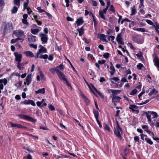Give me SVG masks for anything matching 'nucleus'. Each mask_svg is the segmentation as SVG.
<instances>
[{
  "label": "nucleus",
  "mask_w": 159,
  "mask_h": 159,
  "mask_svg": "<svg viewBox=\"0 0 159 159\" xmlns=\"http://www.w3.org/2000/svg\"><path fill=\"white\" fill-rule=\"evenodd\" d=\"M104 129L105 130H107L109 132L110 128L107 125H105Z\"/></svg>",
  "instance_id": "obj_43"
},
{
  "label": "nucleus",
  "mask_w": 159,
  "mask_h": 159,
  "mask_svg": "<svg viewBox=\"0 0 159 159\" xmlns=\"http://www.w3.org/2000/svg\"><path fill=\"white\" fill-rule=\"evenodd\" d=\"M146 22L148 23V24L153 25V22L151 21V20H146Z\"/></svg>",
  "instance_id": "obj_47"
},
{
  "label": "nucleus",
  "mask_w": 159,
  "mask_h": 159,
  "mask_svg": "<svg viewBox=\"0 0 159 159\" xmlns=\"http://www.w3.org/2000/svg\"><path fill=\"white\" fill-rule=\"evenodd\" d=\"M39 47H41L40 48L38 51L40 53L41 52H47L46 49L43 46H42L41 45H40Z\"/></svg>",
  "instance_id": "obj_21"
},
{
  "label": "nucleus",
  "mask_w": 159,
  "mask_h": 159,
  "mask_svg": "<svg viewBox=\"0 0 159 159\" xmlns=\"http://www.w3.org/2000/svg\"><path fill=\"white\" fill-rule=\"evenodd\" d=\"M138 107L137 106L134 105H130L129 107V108L131 109L132 111H135L136 113H139V111L138 110H135V109H137Z\"/></svg>",
  "instance_id": "obj_13"
},
{
  "label": "nucleus",
  "mask_w": 159,
  "mask_h": 159,
  "mask_svg": "<svg viewBox=\"0 0 159 159\" xmlns=\"http://www.w3.org/2000/svg\"><path fill=\"white\" fill-rule=\"evenodd\" d=\"M46 99H43L41 102H36L37 105L39 107H42L47 105V103L45 102Z\"/></svg>",
  "instance_id": "obj_8"
},
{
  "label": "nucleus",
  "mask_w": 159,
  "mask_h": 159,
  "mask_svg": "<svg viewBox=\"0 0 159 159\" xmlns=\"http://www.w3.org/2000/svg\"><path fill=\"white\" fill-rule=\"evenodd\" d=\"M93 21L94 23V25L95 26L97 25L96 21L95 19V16L94 15H93Z\"/></svg>",
  "instance_id": "obj_62"
},
{
  "label": "nucleus",
  "mask_w": 159,
  "mask_h": 159,
  "mask_svg": "<svg viewBox=\"0 0 159 159\" xmlns=\"http://www.w3.org/2000/svg\"><path fill=\"white\" fill-rule=\"evenodd\" d=\"M105 62L106 61L104 60H102L101 61L99 60L98 61V63L101 64H104Z\"/></svg>",
  "instance_id": "obj_61"
},
{
  "label": "nucleus",
  "mask_w": 159,
  "mask_h": 159,
  "mask_svg": "<svg viewBox=\"0 0 159 159\" xmlns=\"http://www.w3.org/2000/svg\"><path fill=\"white\" fill-rule=\"evenodd\" d=\"M64 69V66L63 65L61 64L59 66H57L56 68V72L57 73L58 71H61L59 70H63Z\"/></svg>",
  "instance_id": "obj_24"
},
{
  "label": "nucleus",
  "mask_w": 159,
  "mask_h": 159,
  "mask_svg": "<svg viewBox=\"0 0 159 159\" xmlns=\"http://www.w3.org/2000/svg\"><path fill=\"white\" fill-rule=\"evenodd\" d=\"M24 64L23 63H20V62H18L17 67L18 69L20 70H23L24 69Z\"/></svg>",
  "instance_id": "obj_18"
},
{
  "label": "nucleus",
  "mask_w": 159,
  "mask_h": 159,
  "mask_svg": "<svg viewBox=\"0 0 159 159\" xmlns=\"http://www.w3.org/2000/svg\"><path fill=\"white\" fill-rule=\"evenodd\" d=\"M125 73L126 74V75L128 74H130L131 73V72L130 69H128V70L126 71Z\"/></svg>",
  "instance_id": "obj_63"
},
{
  "label": "nucleus",
  "mask_w": 159,
  "mask_h": 159,
  "mask_svg": "<svg viewBox=\"0 0 159 159\" xmlns=\"http://www.w3.org/2000/svg\"><path fill=\"white\" fill-rule=\"evenodd\" d=\"M29 46L30 47L34 48L35 49L37 48V45H34L33 44H30Z\"/></svg>",
  "instance_id": "obj_51"
},
{
  "label": "nucleus",
  "mask_w": 159,
  "mask_h": 159,
  "mask_svg": "<svg viewBox=\"0 0 159 159\" xmlns=\"http://www.w3.org/2000/svg\"><path fill=\"white\" fill-rule=\"evenodd\" d=\"M121 33H119L117 35V36L116 37V40L119 39H122V38L121 37Z\"/></svg>",
  "instance_id": "obj_48"
},
{
  "label": "nucleus",
  "mask_w": 159,
  "mask_h": 159,
  "mask_svg": "<svg viewBox=\"0 0 159 159\" xmlns=\"http://www.w3.org/2000/svg\"><path fill=\"white\" fill-rule=\"evenodd\" d=\"M27 2H25L24 3V9L25 10L28 6V4L29 2L28 0H27Z\"/></svg>",
  "instance_id": "obj_40"
},
{
  "label": "nucleus",
  "mask_w": 159,
  "mask_h": 159,
  "mask_svg": "<svg viewBox=\"0 0 159 159\" xmlns=\"http://www.w3.org/2000/svg\"><path fill=\"white\" fill-rule=\"evenodd\" d=\"M10 124L11 127H17L18 128H22V127H23L22 125L20 124H14L11 122H10Z\"/></svg>",
  "instance_id": "obj_19"
},
{
  "label": "nucleus",
  "mask_w": 159,
  "mask_h": 159,
  "mask_svg": "<svg viewBox=\"0 0 159 159\" xmlns=\"http://www.w3.org/2000/svg\"><path fill=\"white\" fill-rule=\"evenodd\" d=\"M109 10L112 12H114L115 11V10L114 9V7L112 5H111Z\"/></svg>",
  "instance_id": "obj_53"
},
{
  "label": "nucleus",
  "mask_w": 159,
  "mask_h": 159,
  "mask_svg": "<svg viewBox=\"0 0 159 159\" xmlns=\"http://www.w3.org/2000/svg\"><path fill=\"white\" fill-rule=\"evenodd\" d=\"M98 37L103 42L106 43L108 42V41L106 39V36L105 34H100L98 35Z\"/></svg>",
  "instance_id": "obj_12"
},
{
  "label": "nucleus",
  "mask_w": 159,
  "mask_h": 159,
  "mask_svg": "<svg viewBox=\"0 0 159 159\" xmlns=\"http://www.w3.org/2000/svg\"><path fill=\"white\" fill-rule=\"evenodd\" d=\"M155 113L156 114V115L154 113H153V114H151L152 116L151 117L152 118H156L158 117V115H157V114L156 112Z\"/></svg>",
  "instance_id": "obj_54"
},
{
  "label": "nucleus",
  "mask_w": 159,
  "mask_h": 159,
  "mask_svg": "<svg viewBox=\"0 0 159 159\" xmlns=\"http://www.w3.org/2000/svg\"><path fill=\"white\" fill-rule=\"evenodd\" d=\"M137 91V90L136 89H134L130 93V95H134L136 94Z\"/></svg>",
  "instance_id": "obj_42"
},
{
  "label": "nucleus",
  "mask_w": 159,
  "mask_h": 159,
  "mask_svg": "<svg viewBox=\"0 0 159 159\" xmlns=\"http://www.w3.org/2000/svg\"><path fill=\"white\" fill-rule=\"evenodd\" d=\"M139 137L137 136H135L134 138V140L135 142H139Z\"/></svg>",
  "instance_id": "obj_58"
},
{
  "label": "nucleus",
  "mask_w": 159,
  "mask_h": 159,
  "mask_svg": "<svg viewBox=\"0 0 159 159\" xmlns=\"http://www.w3.org/2000/svg\"><path fill=\"white\" fill-rule=\"evenodd\" d=\"M15 34H16V36L17 37H21L23 35H24V32L22 30H17L15 32Z\"/></svg>",
  "instance_id": "obj_16"
},
{
  "label": "nucleus",
  "mask_w": 159,
  "mask_h": 159,
  "mask_svg": "<svg viewBox=\"0 0 159 159\" xmlns=\"http://www.w3.org/2000/svg\"><path fill=\"white\" fill-rule=\"evenodd\" d=\"M30 100H25L24 102V104H29L30 103Z\"/></svg>",
  "instance_id": "obj_56"
},
{
  "label": "nucleus",
  "mask_w": 159,
  "mask_h": 159,
  "mask_svg": "<svg viewBox=\"0 0 159 159\" xmlns=\"http://www.w3.org/2000/svg\"><path fill=\"white\" fill-rule=\"evenodd\" d=\"M49 109L51 111H53L55 110V108L52 105H50L48 106Z\"/></svg>",
  "instance_id": "obj_50"
},
{
  "label": "nucleus",
  "mask_w": 159,
  "mask_h": 159,
  "mask_svg": "<svg viewBox=\"0 0 159 159\" xmlns=\"http://www.w3.org/2000/svg\"><path fill=\"white\" fill-rule=\"evenodd\" d=\"M96 121H97V122L98 123V124L99 126V127L100 128H101L102 127V125L101 124V123H100V122L99 121V120H98V119H96Z\"/></svg>",
  "instance_id": "obj_60"
},
{
  "label": "nucleus",
  "mask_w": 159,
  "mask_h": 159,
  "mask_svg": "<svg viewBox=\"0 0 159 159\" xmlns=\"http://www.w3.org/2000/svg\"><path fill=\"white\" fill-rule=\"evenodd\" d=\"M24 53H25L26 56L27 57H33L34 56V54L32 52L30 51H26Z\"/></svg>",
  "instance_id": "obj_20"
},
{
  "label": "nucleus",
  "mask_w": 159,
  "mask_h": 159,
  "mask_svg": "<svg viewBox=\"0 0 159 159\" xmlns=\"http://www.w3.org/2000/svg\"><path fill=\"white\" fill-rule=\"evenodd\" d=\"M110 5V1H108L107 2V5L105 8L102 11H100L99 12V14L101 17L103 19L105 20L106 19L104 15V14H106L107 12V11L108 9V8Z\"/></svg>",
  "instance_id": "obj_2"
},
{
  "label": "nucleus",
  "mask_w": 159,
  "mask_h": 159,
  "mask_svg": "<svg viewBox=\"0 0 159 159\" xmlns=\"http://www.w3.org/2000/svg\"><path fill=\"white\" fill-rule=\"evenodd\" d=\"M153 61L155 65L159 68L158 70H159V59L157 57H155L153 59Z\"/></svg>",
  "instance_id": "obj_17"
},
{
  "label": "nucleus",
  "mask_w": 159,
  "mask_h": 159,
  "mask_svg": "<svg viewBox=\"0 0 159 159\" xmlns=\"http://www.w3.org/2000/svg\"><path fill=\"white\" fill-rule=\"evenodd\" d=\"M117 126L116 129H115L114 130V133L115 134L116 136L120 139H121V137L120 133H122V129L120 127L118 122L117 123Z\"/></svg>",
  "instance_id": "obj_1"
},
{
  "label": "nucleus",
  "mask_w": 159,
  "mask_h": 159,
  "mask_svg": "<svg viewBox=\"0 0 159 159\" xmlns=\"http://www.w3.org/2000/svg\"><path fill=\"white\" fill-rule=\"evenodd\" d=\"M20 0H14V4L19 7L20 4Z\"/></svg>",
  "instance_id": "obj_33"
},
{
  "label": "nucleus",
  "mask_w": 159,
  "mask_h": 159,
  "mask_svg": "<svg viewBox=\"0 0 159 159\" xmlns=\"http://www.w3.org/2000/svg\"><path fill=\"white\" fill-rule=\"evenodd\" d=\"M22 83V81H19L18 83H16L15 85L17 88H19L21 86Z\"/></svg>",
  "instance_id": "obj_38"
},
{
  "label": "nucleus",
  "mask_w": 159,
  "mask_h": 159,
  "mask_svg": "<svg viewBox=\"0 0 159 159\" xmlns=\"http://www.w3.org/2000/svg\"><path fill=\"white\" fill-rule=\"evenodd\" d=\"M119 80V79L118 77H114L112 78H111L110 79V80L111 81V82L112 83H114V81L116 82L118 81Z\"/></svg>",
  "instance_id": "obj_34"
},
{
  "label": "nucleus",
  "mask_w": 159,
  "mask_h": 159,
  "mask_svg": "<svg viewBox=\"0 0 159 159\" xmlns=\"http://www.w3.org/2000/svg\"><path fill=\"white\" fill-rule=\"evenodd\" d=\"M84 28L83 27H81L77 29V31L79 32V35L81 36L84 34Z\"/></svg>",
  "instance_id": "obj_27"
},
{
  "label": "nucleus",
  "mask_w": 159,
  "mask_h": 159,
  "mask_svg": "<svg viewBox=\"0 0 159 159\" xmlns=\"http://www.w3.org/2000/svg\"><path fill=\"white\" fill-rule=\"evenodd\" d=\"M37 9L39 11V13L45 12V11L44 10L41 9V7H38L37 8Z\"/></svg>",
  "instance_id": "obj_44"
},
{
  "label": "nucleus",
  "mask_w": 159,
  "mask_h": 159,
  "mask_svg": "<svg viewBox=\"0 0 159 159\" xmlns=\"http://www.w3.org/2000/svg\"><path fill=\"white\" fill-rule=\"evenodd\" d=\"M136 10L135 8V5H134L133 8L131 9V15L132 16L136 14Z\"/></svg>",
  "instance_id": "obj_29"
},
{
  "label": "nucleus",
  "mask_w": 159,
  "mask_h": 159,
  "mask_svg": "<svg viewBox=\"0 0 159 159\" xmlns=\"http://www.w3.org/2000/svg\"><path fill=\"white\" fill-rule=\"evenodd\" d=\"M39 36L41 38V40L42 44L46 43L48 39L46 35L45 34L43 33H42L40 34Z\"/></svg>",
  "instance_id": "obj_6"
},
{
  "label": "nucleus",
  "mask_w": 159,
  "mask_h": 159,
  "mask_svg": "<svg viewBox=\"0 0 159 159\" xmlns=\"http://www.w3.org/2000/svg\"><path fill=\"white\" fill-rule=\"evenodd\" d=\"M31 76L32 75L31 74H28L26 78V82L24 83V84H27L29 85V84L31 82Z\"/></svg>",
  "instance_id": "obj_9"
},
{
  "label": "nucleus",
  "mask_w": 159,
  "mask_h": 159,
  "mask_svg": "<svg viewBox=\"0 0 159 159\" xmlns=\"http://www.w3.org/2000/svg\"><path fill=\"white\" fill-rule=\"evenodd\" d=\"M22 23L24 24L28 25H29V24H28V22H27V19H23L22 20Z\"/></svg>",
  "instance_id": "obj_52"
},
{
  "label": "nucleus",
  "mask_w": 159,
  "mask_h": 159,
  "mask_svg": "<svg viewBox=\"0 0 159 159\" xmlns=\"http://www.w3.org/2000/svg\"><path fill=\"white\" fill-rule=\"evenodd\" d=\"M14 55L15 57V60L18 62H20L22 58V55L16 52L14 53Z\"/></svg>",
  "instance_id": "obj_7"
},
{
  "label": "nucleus",
  "mask_w": 159,
  "mask_h": 159,
  "mask_svg": "<svg viewBox=\"0 0 159 159\" xmlns=\"http://www.w3.org/2000/svg\"><path fill=\"white\" fill-rule=\"evenodd\" d=\"M3 82V79L0 80V93H1L2 92L1 90H2L4 88L3 85L2 84Z\"/></svg>",
  "instance_id": "obj_31"
},
{
  "label": "nucleus",
  "mask_w": 159,
  "mask_h": 159,
  "mask_svg": "<svg viewBox=\"0 0 159 159\" xmlns=\"http://www.w3.org/2000/svg\"><path fill=\"white\" fill-rule=\"evenodd\" d=\"M155 114L156 115L155 112L154 111H148V113H146V116L148 119V122H151V114Z\"/></svg>",
  "instance_id": "obj_11"
},
{
  "label": "nucleus",
  "mask_w": 159,
  "mask_h": 159,
  "mask_svg": "<svg viewBox=\"0 0 159 159\" xmlns=\"http://www.w3.org/2000/svg\"><path fill=\"white\" fill-rule=\"evenodd\" d=\"M39 31V30L38 29H31V31L32 33L33 34H36Z\"/></svg>",
  "instance_id": "obj_35"
},
{
  "label": "nucleus",
  "mask_w": 159,
  "mask_h": 159,
  "mask_svg": "<svg viewBox=\"0 0 159 159\" xmlns=\"http://www.w3.org/2000/svg\"><path fill=\"white\" fill-rule=\"evenodd\" d=\"M111 92L113 93V95L112 96H116V95L120 93L121 91L120 90L113 89H111Z\"/></svg>",
  "instance_id": "obj_23"
},
{
  "label": "nucleus",
  "mask_w": 159,
  "mask_h": 159,
  "mask_svg": "<svg viewBox=\"0 0 159 159\" xmlns=\"http://www.w3.org/2000/svg\"><path fill=\"white\" fill-rule=\"evenodd\" d=\"M132 39L133 41L139 44H141L143 43V40L141 39L140 35L138 34L134 35Z\"/></svg>",
  "instance_id": "obj_5"
},
{
  "label": "nucleus",
  "mask_w": 159,
  "mask_h": 159,
  "mask_svg": "<svg viewBox=\"0 0 159 159\" xmlns=\"http://www.w3.org/2000/svg\"><path fill=\"white\" fill-rule=\"evenodd\" d=\"M18 116L20 117V118L28 120L29 121L35 123L36 122V120L33 118L24 115L19 114L18 115Z\"/></svg>",
  "instance_id": "obj_4"
},
{
  "label": "nucleus",
  "mask_w": 159,
  "mask_h": 159,
  "mask_svg": "<svg viewBox=\"0 0 159 159\" xmlns=\"http://www.w3.org/2000/svg\"><path fill=\"white\" fill-rule=\"evenodd\" d=\"M65 81L67 86L69 87H70L71 89H72V87L70 84V83L66 79Z\"/></svg>",
  "instance_id": "obj_45"
},
{
  "label": "nucleus",
  "mask_w": 159,
  "mask_h": 159,
  "mask_svg": "<svg viewBox=\"0 0 159 159\" xmlns=\"http://www.w3.org/2000/svg\"><path fill=\"white\" fill-rule=\"evenodd\" d=\"M84 22V21L82 17L80 18L77 19L76 23L78 26L82 25Z\"/></svg>",
  "instance_id": "obj_22"
},
{
  "label": "nucleus",
  "mask_w": 159,
  "mask_h": 159,
  "mask_svg": "<svg viewBox=\"0 0 159 159\" xmlns=\"http://www.w3.org/2000/svg\"><path fill=\"white\" fill-rule=\"evenodd\" d=\"M135 30H136L138 31H140L143 32L145 31V29L144 28H136Z\"/></svg>",
  "instance_id": "obj_41"
},
{
  "label": "nucleus",
  "mask_w": 159,
  "mask_h": 159,
  "mask_svg": "<svg viewBox=\"0 0 159 159\" xmlns=\"http://www.w3.org/2000/svg\"><path fill=\"white\" fill-rule=\"evenodd\" d=\"M111 97L112 98V101L117 102H118L120 101V100L121 99L120 97L116 96H111Z\"/></svg>",
  "instance_id": "obj_15"
},
{
  "label": "nucleus",
  "mask_w": 159,
  "mask_h": 159,
  "mask_svg": "<svg viewBox=\"0 0 159 159\" xmlns=\"http://www.w3.org/2000/svg\"><path fill=\"white\" fill-rule=\"evenodd\" d=\"M144 140L147 142V143L150 145H152L153 143V142L151 139L148 138L147 137L144 139Z\"/></svg>",
  "instance_id": "obj_32"
},
{
  "label": "nucleus",
  "mask_w": 159,
  "mask_h": 159,
  "mask_svg": "<svg viewBox=\"0 0 159 159\" xmlns=\"http://www.w3.org/2000/svg\"><path fill=\"white\" fill-rule=\"evenodd\" d=\"M3 24L4 25L3 32L4 33H6L8 31L13 29L12 25L11 23L4 22Z\"/></svg>",
  "instance_id": "obj_3"
},
{
  "label": "nucleus",
  "mask_w": 159,
  "mask_h": 159,
  "mask_svg": "<svg viewBox=\"0 0 159 159\" xmlns=\"http://www.w3.org/2000/svg\"><path fill=\"white\" fill-rule=\"evenodd\" d=\"M57 73L60 80L65 81L67 79L65 77V76L64 74L61 71H58V72Z\"/></svg>",
  "instance_id": "obj_10"
},
{
  "label": "nucleus",
  "mask_w": 159,
  "mask_h": 159,
  "mask_svg": "<svg viewBox=\"0 0 159 159\" xmlns=\"http://www.w3.org/2000/svg\"><path fill=\"white\" fill-rule=\"evenodd\" d=\"M18 10V7L14 6L11 10V12L12 13H15Z\"/></svg>",
  "instance_id": "obj_37"
},
{
  "label": "nucleus",
  "mask_w": 159,
  "mask_h": 159,
  "mask_svg": "<svg viewBox=\"0 0 159 159\" xmlns=\"http://www.w3.org/2000/svg\"><path fill=\"white\" fill-rule=\"evenodd\" d=\"M35 93L36 94H39V93H41L42 94H44L45 93V89L44 88L39 89L37 91H36L35 92Z\"/></svg>",
  "instance_id": "obj_25"
},
{
  "label": "nucleus",
  "mask_w": 159,
  "mask_h": 159,
  "mask_svg": "<svg viewBox=\"0 0 159 159\" xmlns=\"http://www.w3.org/2000/svg\"><path fill=\"white\" fill-rule=\"evenodd\" d=\"M115 37L113 36H110L109 37L108 40L109 41H112L114 40Z\"/></svg>",
  "instance_id": "obj_57"
},
{
  "label": "nucleus",
  "mask_w": 159,
  "mask_h": 159,
  "mask_svg": "<svg viewBox=\"0 0 159 159\" xmlns=\"http://www.w3.org/2000/svg\"><path fill=\"white\" fill-rule=\"evenodd\" d=\"M39 57L41 59H46L48 58V56L47 54H45L44 55H42L41 56H40Z\"/></svg>",
  "instance_id": "obj_39"
},
{
  "label": "nucleus",
  "mask_w": 159,
  "mask_h": 159,
  "mask_svg": "<svg viewBox=\"0 0 159 159\" xmlns=\"http://www.w3.org/2000/svg\"><path fill=\"white\" fill-rule=\"evenodd\" d=\"M137 67L138 69L139 70H141L142 69V68L143 67V65L141 64V63H139L137 65Z\"/></svg>",
  "instance_id": "obj_46"
},
{
  "label": "nucleus",
  "mask_w": 159,
  "mask_h": 159,
  "mask_svg": "<svg viewBox=\"0 0 159 159\" xmlns=\"http://www.w3.org/2000/svg\"><path fill=\"white\" fill-rule=\"evenodd\" d=\"M109 55V53L107 52L104 54V55H103V56L105 58H108Z\"/></svg>",
  "instance_id": "obj_55"
},
{
  "label": "nucleus",
  "mask_w": 159,
  "mask_h": 159,
  "mask_svg": "<svg viewBox=\"0 0 159 159\" xmlns=\"http://www.w3.org/2000/svg\"><path fill=\"white\" fill-rule=\"evenodd\" d=\"M36 37L35 36L31 35L28 37V41L31 42H34L36 41Z\"/></svg>",
  "instance_id": "obj_14"
},
{
  "label": "nucleus",
  "mask_w": 159,
  "mask_h": 159,
  "mask_svg": "<svg viewBox=\"0 0 159 159\" xmlns=\"http://www.w3.org/2000/svg\"><path fill=\"white\" fill-rule=\"evenodd\" d=\"M93 114L95 118L98 119L99 116V113L98 111L94 110Z\"/></svg>",
  "instance_id": "obj_36"
},
{
  "label": "nucleus",
  "mask_w": 159,
  "mask_h": 159,
  "mask_svg": "<svg viewBox=\"0 0 159 159\" xmlns=\"http://www.w3.org/2000/svg\"><path fill=\"white\" fill-rule=\"evenodd\" d=\"M158 93L157 91L155 89H153L152 91H151L148 94L150 96H151L152 95H155Z\"/></svg>",
  "instance_id": "obj_26"
},
{
  "label": "nucleus",
  "mask_w": 159,
  "mask_h": 159,
  "mask_svg": "<svg viewBox=\"0 0 159 159\" xmlns=\"http://www.w3.org/2000/svg\"><path fill=\"white\" fill-rule=\"evenodd\" d=\"M20 39L19 38H17L16 39H13L11 40V43H16L17 40H19Z\"/></svg>",
  "instance_id": "obj_49"
},
{
  "label": "nucleus",
  "mask_w": 159,
  "mask_h": 159,
  "mask_svg": "<svg viewBox=\"0 0 159 159\" xmlns=\"http://www.w3.org/2000/svg\"><path fill=\"white\" fill-rule=\"evenodd\" d=\"M110 69L111 70L110 71V74L111 75H113L115 72V69L113 66H110Z\"/></svg>",
  "instance_id": "obj_28"
},
{
  "label": "nucleus",
  "mask_w": 159,
  "mask_h": 159,
  "mask_svg": "<svg viewBox=\"0 0 159 159\" xmlns=\"http://www.w3.org/2000/svg\"><path fill=\"white\" fill-rule=\"evenodd\" d=\"M147 137V136L145 134H141V139L143 140H144V139L145 138Z\"/></svg>",
  "instance_id": "obj_59"
},
{
  "label": "nucleus",
  "mask_w": 159,
  "mask_h": 159,
  "mask_svg": "<svg viewBox=\"0 0 159 159\" xmlns=\"http://www.w3.org/2000/svg\"><path fill=\"white\" fill-rule=\"evenodd\" d=\"M81 97L83 98L84 100V101L86 103H89V99L87 98L85 96L84 94H82L81 95Z\"/></svg>",
  "instance_id": "obj_30"
},
{
  "label": "nucleus",
  "mask_w": 159,
  "mask_h": 159,
  "mask_svg": "<svg viewBox=\"0 0 159 159\" xmlns=\"http://www.w3.org/2000/svg\"><path fill=\"white\" fill-rule=\"evenodd\" d=\"M24 158H26V159H32V157L30 154H29L27 156L25 157Z\"/></svg>",
  "instance_id": "obj_64"
}]
</instances>
